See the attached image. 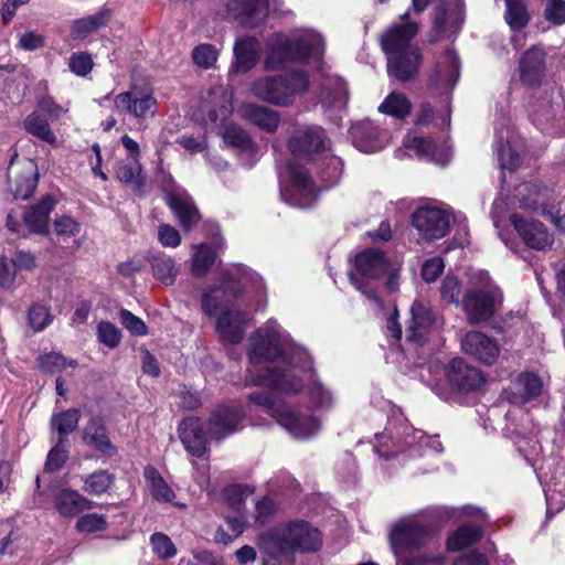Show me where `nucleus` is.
Returning a JSON list of instances; mask_svg holds the SVG:
<instances>
[{
  "mask_svg": "<svg viewBox=\"0 0 565 565\" xmlns=\"http://www.w3.org/2000/svg\"><path fill=\"white\" fill-rule=\"evenodd\" d=\"M313 161H317L320 177L326 183V188L338 183L343 172V162L341 158L332 153L330 146L327 148V151H322Z\"/></svg>",
  "mask_w": 565,
  "mask_h": 565,
  "instance_id": "38",
  "label": "nucleus"
},
{
  "mask_svg": "<svg viewBox=\"0 0 565 565\" xmlns=\"http://www.w3.org/2000/svg\"><path fill=\"white\" fill-rule=\"evenodd\" d=\"M459 75V58L452 50L447 49L436 62L430 83L436 90L446 93L455 87Z\"/></svg>",
  "mask_w": 565,
  "mask_h": 565,
  "instance_id": "25",
  "label": "nucleus"
},
{
  "mask_svg": "<svg viewBox=\"0 0 565 565\" xmlns=\"http://www.w3.org/2000/svg\"><path fill=\"white\" fill-rule=\"evenodd\" d=\"M398 273L399 266L390 262L382 252L366 248L355 256L349 278L358 291L381 307L375 284L382 277L387 276L386 286L393 291L397 288Z\"/></svg>",
  "mask_w": 565,
  "mask_h": 565,
  "instance_id": "7",
  "label": "nucleus"
},
{
  "mask_svg": "<svg viewBox=\"0 0 565 565\" xmlns=\"http://www.w3.org/2000/svg\"><path fill=\"white\" fill-rule=\"evenodd\" d=\"M68 67L74 74L85 76L93 68V60L87 53H74L70 57Z\"/></svg>",
  "mask_w": 565,
  "mask_h": 565,
  "instance_id": "62",
  "label": "nucleus"
},
{
  "mask_svg": "<svg viewBox=\"0 0 565 565\" xmlns=\"http://www.w3.org/2000/svg\"><path fill=\"white\" fill-rule=\"evenodd\" d=\"M480 286L468 290L462 307L471 324L488 321L502 306L503 295L487 273L479 274Z\"/></svg>",
  "mask_w": 565,
  "mask_h": 565,
  "instance_id": "12",
  "label": "nucleus"
},
{
  "mask_svg": "<svg viewBox=\"0 0 565 565\" xmlns=\"http://www.w3.org/2000/svg\"><path fill=\"white\" fill-rule=\"evenodd\" d=\"M202 428L203 423L198 417L184 418L179 425L180 440L192 457L201 458L206 452V437Z\"/></svg>",
  "mask_w": 565,
  "mask_h": 565,
  "instance_id": "28",
  "label": "nucleus"
},
{
  "mask_svg": "<svg viewBox=\"0 0 565 565\" xmlns=\"http://www.w3.org/2000/svg\"><path fill=\"white\" fill-rule=\"evenodd\" d=\"M259 551L280 565H292L296 553L317 552L322 545L320 531L303 520L276 525L256 539Z\"/></svg>",
  "mask_w": 565,
  "mask_h": 565,
  "instance_id": "3",
  "label": "nucleus"
},
{
  "mask_svg": "<svg viewBox=\"0 0 565 565\" xmlns=\"http://www.w3.org/2000/svg\"><path fill=\"white\" fill-rule=\"evenodd\" d=\"M249 402L262 406L294 438L309 439L321 429V420L311 414H302L289 408L282 401L268 393H252Z\"/></svg>",
  "mask_w": 565,
  "mask_h": 565,
  "instance_id": "10",
  "label": "nucleus"
},
{
  "mask_svg": "<svg viewBox=\"0 0 565 565\" xmlns=\"http://www.w3.org/2000/svg\"><path fill=\"white\" fill-rule=\"evenodd\" d=\"M323 51V39L316 31L300 30L291 35L275 33L266 42L264 66L267 71H277L288 62L319 61Z\"/></svg>",
  "mask_w": 565,
  "mask_h": 565,
  "instance_id": "6",
  "label": "nucleus"
},
{
  "mask_svg": "<svg viewBox=\"0 0 565 565\" xmlns=\"http://www.w3.org/2000/svg\"><path fill=\"white\" fill-rule=\"evenodd\" d=\"M409 11L401 15L403 23L390 28L381 38V45L387 55V67L398 81H407L419 67L422 55L419 49L411 43L417 34L418 25L408 22Z\"/></svg>",
  "mask_w": 565,
  "mask_h": 565,
  "instance_id": "5",
  "label": "nucleus"
},
{
  "mask_svg": "<svg viewBox=\"0 0 565 565\" xmlns=\"http://www.w3.org/2000/svg\"><path fill=\"white\" fill-rule=\"evenodd\" d=\"M113 483V477L105 470L95 471L85 479L84 490L90 494L104 493Z\"/></svg>",
  "mask_w": 565,
  "mask_h": 565,
  "instance_id": "56",
  "label": "nucleus"
},
{
  "mask_svg": "<svg viewBox=\"0 0 565 565\" xmlns=\"http://www.w3.org/2000/svg\"><path fill=\"white\" fill-rule=\"evenodd\" d=\"M248 288L256 294H262L264 290L263 279L257 273L236 265L225 273L221 287L212 288L203 294L202 310L210 317L218 315L216 330L223 342L235 344L242 341L247 315L228 308L220 301V297L225 295L235 297Z\"/></svg>",
  "mask_w": 565,
  "mask_h": 565,
  "instance_id": "2",
  "label": "nucleus"
},
{
  "mask_svg": "<svg viewBox=\"0 0 565 565\" xmlns=\"http://www.w3.org/2000/svg\"><path fill=\"white\" fill-rule=\"evenodd\" d=\"M447 381L454 391L471 392L480 388L484 382L483 373L462 359L456 358L446 367Z\"/></svg>",
  "mask_w": 565,
  "mask_h": 565,
  "instance_id": "21",
  "label": "nucleus"
},
{
  "mask_svg": "<svg viewBox=\"0 0 565 565\" xmlns=\"http://www.w3.org/2000/svg\"><path fill=\"white\" fill-rule=\"evenodd\" d=\"M530 185L523 183L518 185L513 192L508 196V201L504 202L498 199L492 204L491 215L493 224L499 227L501 220L503 218L502 209L507 205L510 211L509 218L515 231L518 238H504L500 234L505 246L509 247L515 255H519L525 262L529 258L530 253Z\"/></svg>",
  "mask_w": 565,
  "mask_h": 565,
  "instance_id": "8",
  "label": "nucleus"
},
{
  "mask_svg": "<svg viewBox=\"0 0 565 565\" xmlns=\"http://www.w3.org/2000/svg\"><path fill=\"white\" fill-rule=\"evenodd\" d=\"M428 535L427 527L415 522L397 523L390 533V544L397 565H441V557L429 558L416 552Z\"/></svg>",
  "mask_w": 565,
  "mask_h": 565,
  "instance_id": "11",
  "label": "nucleus"
},
{
  "mask_svg": "<svg viewBox=\"0 0 565 565\" xmlns=\"http://www.w3.org/2000/svg\"><path fill=\"white\" fill-rule=\"evenodd\" d=\"M226 523L232 531V535H226L223 530H220L216 534V539L225 544L244 532L246 520L242 514H238L235 516H226Z\"/></svg>",
  "mask_w": 565,
  "mask_h": 565,
  "instance_id": "63",
  "label": "nucleus"
},
{
  "mask_svg": "<svg viewBox=\"0 0 565 565\" xmlns=\"http://www.w3.org/2000/svg\"><path fill=\"white\" fill-rule=\"evenodd\" d=\"M237 114L268 134L275 132L280 124V115L277 110L254 103L241 104Z\"/></svg>",
  "mask_w": 565,
  "mask_h": 565,
  "instance_id": "29",
  "label": "nucleus"
},
{
  "mask_svg": "<svg viewBox=\"0 0 565 565\" xmlns=\"http://www.w3.org/2000/svg\"><path fill=\"white\" fill-rule=\"evenodd\" d=\"M323 83L321 84V90L319 99L324 108H342L348 100V90L344 81L337 76L326 72L321 73Z\"/></svg>",
  "mask_w": 565,
  "mask_h": 565,
  "instance_id": "32",
  "label": "nucleus"
},
{
  "mask_svg": "<svg viewBox=\"0 0 565 565\" xmlns=\"http://www.w3.org/2000/svg\"><path fill=\"white\" fill-rule=\"evenodd\" d=\"M244 412L237 404L218 406L209 420V431L212 438L222 439L239 428Z\"/></svg>",
  "mask_w": 565,
  "mask_h": 565,
  "instance_id": "23",
  "label": "nucleus"
},
{
  "mask_svg": "<svg viewBox=\"0 0 565 565\" xmlns=\"http://www.w3.org/2000/svg\"><path fill=\"white\" fill-rule=\"evenodd\" d=\"M482 530L478 525H462L458 527L447 540V548L451 552L460 551L478 542Z\"/></svg>",
  "mask_w": 565,
  "mask_h": 565,
  "instance_id": "43",
  "label": "nucleus"
},
{
  "mask_svg": "<svg viewBox=\"0 0 565 565\" xmlns=\"http://www.w3.org/2000/svg\"><path fill=\"white\" fill-rule=\"evenodd\" d=\"M403 147L408 154H412L413 151L417 158L440 166L447 164L451 157L450 147L445 138L437 141L431 138L407 136L404 139Z\"/></svg>",
  "mask_w": 565,
  "mask_h": 565,
  "instance_id": "20",
  "label": "nucleus"
},
{
  "mask_svg": "<svg viewBox=\"0 0 565 565\" xmlns=\"http://www.w3.org/2000/svg\"><path fill=\"white\" fill-rule=\"evenodd\" d=\"M167 202L185 232L191 231L201 215L192 198L180 186L167 191Z\"/></svg>",
  "mask_w": 565,
  "mask_h": 565,
  "instance_id": "26",
  "label": "nucleus"
},
{
  "mask_svg": "<svg viewBox=\"0 0 565 565\" xmlns=\"http://www.w3.org/2000/svg\"><path fill=\"white\" fill-rule=\"evenodd\" d=\"M68 457L66 439L58 438L54 447L49 451L45 470L53 472L60 470Z\"/></svg>",
  "mask_w": 565,
  "mask_h": 565,
  "instance_id": "54",
  "label": "nucleus"
},
{
  "mask_svg": "<svg viewBox=\"0 0 565 565\" xmlns=\"http://www.w3.org/2000/svg\"><path fill=\"white\" fill-rule=\"evenodd\" d=\"M194 63L202 68H211L217 61L218 51L212 44H200L193 52Z\"/></svg>",
  "mask_w": 565,
  "mask_h": 565,
  "instance_id": "58",
  "label": "nucleus"
},
{
  "mask_svg": "<svg viewBox=\"0 0 565 565\" xmlns=\"http://www.w3.org/2000/svg\"><path fill=\"white\" fill-rule=\"evenodd\" d=\"M512 93L521 90L526 94L530 89V51L525 50L519 62L518 70L511 79Z\"/></svg>",
  "mask_w": 565,
  "mask_h": 565,
  "instance_id": "47",
  "label": "nucleus"
},
{
  "mask_svg": "<svg viewBox=\"0 0 565 565\" xmlns=\"http://www.w3.org/2000/svg\"><path fill=\"white\" fill-rule=\"evenodd\" d=\"M494 151L499 167L502 170L513 171L519 167L521 159L520 156L513 151L509 142H504L502 138H498L494 143Z\"/></svg>",
  "mask_w": 565,
  "mask_h": 565,
  "instance_id": "50",
  "label": "nucleus"
},
{
  "mask_svg": "<svg viewBox=\"0 0 565 565\" xmlns=\"http://www.w3.org/2000/svg\"><path fill=\"white\" fill-rule=\"evenodd\" d=\"M79 228V223L68 215L60 216L54 221L55 233L60 236H75Z\"/></svg>",
  "mask_w": 565,
  "mask_h": 565,
  "instance_id": "64",
  "label": "nucleus"
},
{
  "mask_svg": "<svg viewBox=\"0 0 565 565\" xmlns=\"http://www.w3.org/2000/svg\"><path fill=\"white\" fill-rule=\"evenodd\" d=\"M280 195L289 205L306 209L313 205L318 188L308 171L296 162L279 169Z\"/></svg>",
  "mask_w": 565,
  "mask_h": 565,
  "instance_id": "13",
  "label": "nucleus"
},
{
  "mask_svg": "<svg viewBox=\"0 0 565 565\" xmlns=\"http://www.w3.org/2000/svg\"><path fill=\"white\" fill-rule=\"evenodd\" d=\"M114 107L119 114H129L138 119H147L154 116L157 99L150 90L134 86L128 92L116 95Z\"/></svg>",
  "mask_w": 565,
  "mask_h": 565,
  "instance_id": "18",
  "label": "nucleus"
},
{
  "mask_svg": "<svg viewBox=\"0 0 565 565\" xmlns=\"http://www.w3.org/2000/svg\"><path fill=\"white\" fill-rule=\"evenodd\" d=\"M233 92L223 84H214L200 94L193 118L205 126L225 120L232 114Z\"/></svg>",
  "mask_w": 565,
  "mask_h": 565,
  "instance_id": "14",
  "label": "nucleus"
},
{
  "mask_svg": "<svg viewBox=\"0 0 565 565\" xmlns=\"http://www.w3.org/2000/svg\"><path fill=\"white\" fill-rule=\"evenodd\" d=\"M461 21L459 19L452 20L451 24H449V17L444 7H437L435 9L434 17V32L436 33V39L444 35H451L456 33L460 28Z\"/></svg>",
  "mask_w": 565,
  "mask_h": 565,
  "instance_id": "53",
  "label": "nucleus"
},
{
  "mask_svg": "<svg viewBox=\"0 0 565 565\" xmlns=\"http://www.w3.org/2000/svg\"><path fill=\"white\" fill-rule=\"evenodd\" d=\"M38 184V179L35 175L34 167L32 163L24 170V172L17 178L15 188L13 190V195L15 199L26 200L29 199Z\"/></svg>",
  "mask_w": 565,
  "mask_h": 565,
  "instance_id": "49",
  "label": "nucleus"
},
{
  "mask_svg": "<svg viewBox=\"0 0 565 565\" xmlns=\"http://www.w3.org/2000/svg\"><path fill=\"white\" fill-rule=\"evenodd\" d=\"M280 7L281 0H227L224 17L245 28H254L269 11H277Z\"/></svg>",
  "mask_w": 565,
  "mask_h": 565,
  "instance_id": "16",
  "label": "nucleus"
},
{
  "mask_svg": "<svg viewBox=\"0 0 565 565\" xmlns=\"http://www.w3.org/2000/svg\"><path fill=\"white\" fill-rule=\"evenodd\" d=\"M149 541L152 552L158 558L170 559L177 555V547L167 534L156 532L151 534Z\"/></svg>",
  "mask_w": 565,
  "mask_h": 565,
  "instance_id": "51",
  "label": "nucleus"
},
{
  "mask_svg": "<svg viewBox=\"0 0 565 565\" xmlns=\"http://www.w3.org/2000/svg\"><path fill=\"white\" fill-rule=\"evenodd\" d=\"M375 452L390 459L407 452L409 458L441 452L443 445L438 436H427L415 429L399 411H393L382 433L375 435Z\"/></svg>",
  "mask_w": 565,
  "mask_h": 565,
  "instance_id": "4",
  "label": "nucleus"
},
{
  "mask_svg": "<svg viewBox=\"0 0 565 565\" xmlns=\"http://www.w3.org/2000/svg\"><path fill=\"white\" fill-rule=\"evenodd\" d=\"M532 212L541 214L555 224L556 227L565 230V218L559 214L558 203L554 193L547 189L535 193L532 200Z\"/></svg>",
  "mask_w": 565,
  "mask_h": 565,
  "instance_id": "36",
  "label": "nucleus"
},
{
  "mask_svg": "<svg viewBox=\"0 0 565 565\" xmlns=\"http://www.w3.org/2000/svg\"><path fill=\"white\" fill-rule=\"evenodd\" d=\"M461 294V285L456 276L447 275L440 286V295L443 300L449 303H459Z\"/></svg>",
  "mask_w": 565,
  "mask_h": 565,
  "instance_id": "59",
  "label": "nucleus"
},
{
  "mask_svg": "<svg viewBox=\"0 0 565 565\" xmlns=\"http://www.w3.org/2000/svg\"><path fill=\"white\" fill-rule=\"evenodd\" d=\"M108 522L104 514L87 513L78 518L75 527L79 533L90 534L107 530Z\"/></svg>",
  "mask_w": 565,
  "mask_h": 565,
  "instance_id": "52",
  "label": "nucleus"
},
{
  "mask_svg": "<svg viewBox=\"0 0 565 565\" xmlns=\"http://www.w3.org/2000/svg\"><path fill=\"white\" fill-rule=\"evenodd\" d=\"M39 365L44 372L54 374L64 371L66 367L75 369L77 362L75 360H68L60 353L51 352L42 354L39 358Z\"/></svg>",
  "mask_w": 565,
  "mask_h": 565,
  "instance_id": "48",
  "label": "nucleus"
},
{
  "mask_svg": "<svg viewBox=\"0 0 565 565\" xmlns=\"http://www.w3.org/2000/svg\"><path fill=\"white\" fill-rule=\"evenodd\" d=\"M216 260V252L207 244L193 246L191 271L194 276H204Z\"/></svg>",
  "mask_w": 565,
  "mask_h": 565,
  "instance_id": "44",
  "label": "nucleus"
},
{
  "mask_svg": "<svg viewBox=\"0 0 565 565\" xmlns=\"http://www.w3.org/2000/svg\"><path fill=\"white\" fill-rule=\"evenodd\" d=\"M28 319L33 330L42 331L52 322L53 317L46 306L35 303L29 309Z\"/></svg>",
  "mask_w": 565,
  "mask_h": 565,
  "instance_id": "57",
  "label": "nucleus"
},
{
  "mask_svg": "<svg viewBox=\"0 0 565 565\" xmlns=\"http://www.w3.org/2000/svg\"><path fill=\"white\" fill-rule=\"evenodd\" d=\"M110 19V11L103 9L95 14L75 20L71 25V36L74 40H85L100 28L105 26Z\"/></svg>",
  "mask_w": 565,
  "mask_h": 565,
  "instance_id": "37",
  "label": "nucleus"
},
{
  "mask_svg": "<svg viewBox=\"0 0 565 565\" xmlns=\"http://www.w3.org/2000/svg\"><path fill=\"white\" fill-rule=\"evenodd\" d=\"M119 321L134 335H146L148 332L146 323L127 309L119 311Z\"/></svg>",
  "mask_w": 565,
  "mask_h": 565,
  "instance_id": "60",
  "label": "nucleus"
},
{
  "mask_svg": "<svg viewBox=\"0 0 565 565\" xmlns=\"http://www.w3.org/2000/svg\"><path fill=\"white\" fill-rule=\"evenodd\" d=\"M115 173L120 182L129 184L135 192L140 193L142 191L145 179L139 160L119 161L116 166Z\"/></svg>",
  "mask_w": 565,
  "mask_h": 565,
  "instance_id": "39",
  "label": "nucleus"
},
{
  "mask_svg": "<svg viewBox=\"0 0 565 565\" xmlns=\"http://www.w3.org/2000/svg\"><path fill=\"white\" fill-rule=\"evenodd\" d=\"M83 440L95 450L106 455L114 456L116 447L111 444L105 422L100 417H92L83 429Z\"/></svg>",
  "mask_w": 565,
  "mask_h": 565,
  "instance_id": "31",
  "label": "nucleus"
},
{
  "mask_svg": "<svg viewBox=\"0 0 565 565\" xmlns=\"http://www.w3.org/2000/svg\"><path fill=\"white\" fill-rule=\"evenodd\" d=\"M23 128L30 135L49 145L56 143V136L51 130L47 120L38 111H33L23 120Z\"/></svg>",
  "mask_w": 565,
  "mask_h": 565,
  "instance_id": "42",
  "label": "nucleus"
},
{
  "mask_svg": "<svg viewBox=\"0 0 565 565\" xmlns=\"http://www.w3.org/2000/svg\"><path fill=\"white\" fill-rule=\"evenodd\" d=\"M55 201L46 195L38 204L31 206L24 214V222L30 231L44 234L47 232L50 214L54 210Z\"/></svg>",
  "mask_w": 565,
  "mask_h": 565,
  "instance_id": "35",
  "label": "nucleus"
},
{
  "mask_svg": "<svg viewBox=\"0 0 565 565\" xmlns=\"http://www.w3.org/2000/svg\"><path fill=\"white\" fill-rule=\"evenodd\" d=\"M379 111L401 120L411 114L412 103L405 94L392 92L380 104Z\"/></svg>",
  "mask_w": 565,
  "mask_h": 565,
  "instance_id": "40",
  "label": "nucleus"
},
{
  "mask_svg": "<svg viewBox=\"0 0 565 565\" xmlns=\"http://www.w3.org/2000/svg\"><path fill=\"white\" fill-rule=\"evenodd\" d=\"M307 74L299 70L286 72L280 75H267L250 83V94L265 103L288 107L302 96L309 88Z\"/></svg>",
  "mask_w": 565,
  "mask_h": 565,
  "instance_id": "9",
  "label": "nucleus"
},
{
  "mask_svg": "<svg viewBox=\"0 0 565 565\" xmlns=\"http://www.w3.org/2000/svg\"><path fill=\"white\" fill-rule=\"evenodd\" d=\"M460 345L466 354L486 365L494 364L500 354L498 342L480 331L467 332Z\"/></svg>",
  "mask_w": 565,
  "mask_h": 565,
  "instance_id": "22",
  "label": "nucleus"
},
{
  "mask_svg": "<svg viewBox=\"0 0 565 565\" xmlns=\"http://www.w3.org/2000/svg\"><path fill=\"white\" fill-rule=\"evenodd\" d=\"M79 422V412L71 408L57 414L51 418V427L58 434V438L65 439L68 434L77 428Z\"/></svg>",
  "mask_w": 565,
  "mask_h": 565,
  "instance_id": "45",
  "label": "nucleus"
},
{
  "mask_svg": "<svg viewBox=\"0 0 565 565\" xmlns=\"http://www.w3.org/2000/svg\"><path fill=\"white\" fill-rule=\"evenodd\" d=\"M54 505L61 515L70 518L92 509V501L74 490L63 489L55 494Z\"/></svg>",
  "mask_w": 565,
  "mask_h": 565,
  "instance_id": "34",
  "label": "nucleus"
},
{
  "mask_svg": "<svg viewBox=\"0 0 565 565\" xmlns=\"http://www.w3.org/2000/svg\"><path fill=\"white\" fill-rule=\"evenodd\" d=\"M223 141L234 148L246 167H252L260 158L262 152L257 143L249 137L246 130L231 124L222 131Z\"/></svg>",
  "mask_w": 565,
  "mask_h": 565,
  "instance_id": "24",
  "label": "nucleus"
},
{
  "mask_svg": "<svg viewBox=\"0 0 565 565\" xmlns=\"http://www.w3.org/2000/svg\"><path fill=\"white\" fill-rule=\"evenodd\" d=\"M97 339L108 349H115L119 345L121 340L120 330L108 321H100L97 324Z\"/></svg>",
  "mask_w": 565,
  "mask_h": 565,
  "instance_id": "55",
  "label": "nucleus"
},
{
  "mask_svg": "<svg viewBox=\"0 0 565 565\" xmlns=\"http://www.w3.org/2000/svg\"><path fill=\"white\" fill-rule=\"evenodd\" d=\"M150 265L156 279L164 285H172L179 274V268L172 257L158 254L151 257Z\"/></svg>",
  "mask_w": 565,
  "mask_h": 565,
  "instance_id": "41",
  "label": "nucleus"
},
{
  "mask_svg": "<svg viewBox=\"0 0 565 565\" xmlns=\"http://www.w3.org/2000/svg\"><path fill=\"white\" fill-rule=\"evenodd\" d=\"M143 477L150 494L156 501L169 502L181 509L185 508L184 503L174 502V491L154 467L147 466L143 470Z\"/></svg>",
  "mask_w": 565,
  "mask_h": 565,
  "instance_id": "33",
  "label": "nucleus"
},
{
  "mask_svg": "<svg viewBox=\"0 0 565 565\" xmlns=\"http://www.w3.org/2000/svg\"><path fill=\"white\" fill-rule=\"evenodd\" d=\"M350 135L354 147L365 153L377 152L388 143L387 134L371 121L353 125Z\"/></svg>",
  "mask_w": 565,
  "mask_h": 565,
  "instance_id": "27",
  "label": "nucleus"
},
{
  "mask_svg": "<svg viewBox=\"0 0 565 565\" xmlns=\"http://www.w3.org/2000/svg\"><path fill=\"white\" fill-rule=\"evenodd\" d=\"M544 17L553 24H565V0H546Z\"/></svg>",
  "mask_w": 565,
  "mask_h": 565,
  "instance_id": "61",
  "label": "nucleus"
},
{
  "mask_svg": "<svg viewBox=\"0 0 565 565\" xmlns=\"http://www.w3.org/2000/svg\"><path fill=\"white\" fill-rule=\"evenodd\" d=\"M330 141L322 128L318 126H298L288 139L287 147L295 158H317L322 151H327Z\"/></svg>",
  "mask_w": 565,
  "mask_h": 565,
  "instance_id": "15",
  "label": "nucleus"
},
{
  "mask_svg": "<svg viewBox=\"0 0 565 565\" xmlns=\"http://www.w3.org/2000/svg\"><path fill=\"white\" fill-rule=\"evenodd\" d=\"M443 324L441 316L424 300H415L411 307V320L405 331L406 341L423 345L430 330Z\"/></svg>",
  "mask_w": 565,
  "mask_h": 565,
  "instance_id": "17",
  "label": "nucleus"
},
{
  "mask_svg": "<svg viewBox=\"0 0 565 565\" xmlns=\"http://www.w3.org/2000/svg\"><path fill=\"white\" fill-rule=\"evenodd\" d=\"M233 51L235 60L232 71L245 74L257 64L260 44L254 36H241L236 39Z\"/></svg>",
  "mask_w": 565,
  "mask_h": 565,
  "instance_id": "30",
  "label": "nucleus"
},
{
  "mask_svg": "<svg viewBox=\"0 0 565 565\" xmlns=\"http://www.w3.org/2000/svg\"><path fill=\"white\" fill-rule=\"evenodd\" d=\"M247 385L295 395L306 392L309 407L329 412L335 404L333 391L318 380L309 353L297 345L276 320L269 319L249 339Z\"/></svg>",
  "mask_w": 565,
  "mask_h": 565,
  "instance_id": "1",
  "label": "nucleus"
},
{
  "mask_svg": "<svg viewBox=\"0 0 565 565\" xmlns=\"http://www.w3.org/2000/svg\"><path fill=\"white\" fill-rule=\"evenodd\" d=\"M412 224L423 238L434 241L447 234L450 216L443 209L426 205L418 207L413 213Z\"/></svg>",
  "mask_w": 565,
  "mask_h": 565,
  "instance_id": "19",
  "label": "nucleus"
},
{
  "mask_svg": "<svg viewBox=\"0 0 565 565\" xmlns=\"http://www.w3.org/2000/svg\"><path fill=\"white\" fill-rule=\"evenodd\" d=\"M505 20L514 33L521 31L527 23L529 17L522 0H505Z\"/></svg>",
  "mask_w": 565,
  "mask_h": 565,
  "instance_id": "46",
  "label": "nucleus"
}]
</instances>
